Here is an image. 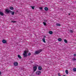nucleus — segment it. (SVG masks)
Segmentation results:
<instances>
[{
  "instance_id": "1",
  "label": "nucleus",
  "mask_w": 76,
  "mask_h": 76,
  "mask_svg": "<svg viewBox=\"0 0 76 76\" xmlns=\"http://www.w3.org/2000/svg\"><path fill=\"white\" fill-rule=\"evenodd\" d=\"M5 12L7 13H10L12 14V15H14V14H15V12H13L12 11H10V10H9L8 9H6L5 10Z\"/></svg>"
},
{
  "instance_id": "2",
  "label": "nucleus",
  "mask_w": 76,
  "mask_h": 76,
  "mask_svg": "<svg viewBox=\"0 0 76 76\" xmlns=\"http://www.w3.org/2000/svg\"><path fill=\"white\" fill-rule=\"evenodd\" d=\"M24 53L23 54V56L24 57H27V52H26V50L24 51Z\"/></svg>"
},
{
  "instance_id": "3",
  "label": "nucleus",
  "mask_w": 76,
  "mask_h": 76,
  "mask_svg": "<svg viewBox=\"0 0 76 76\" xmlns=\"http://www.w3.org/2000/svg\"><path fill=\"white\" fill-rule=\"evenodd\" d=\"M41 71H38L36 72V75H41Z\"/></svg>"
},
{
  "instance_id": "4",
  "label": "nucleus",
  "mask_w": 76,
  "mask_h": 76,
  "mask_svg": "<svg viewBox=\"0 0 76 76\" xmlns=\"http://www.w3.org/2000/svg\"><path fill=\"white\" fill-rule=\"evenodd\" d=\"M42 51V50H40L38 51H37L35 52V53L36 54H39L40 53H41Z\"/></svg>"
},
{
  "instance_id": "5",
  "label": "nucleus",
  "mask_w": 76,
  "mask_h": 76,
  "mask_svg": "<svg viewBox=\"0 0 76 76\" xmlns=\"http://www.w3.org/2000/svg\"><path fill=\"white\" fill-rule=\"evenodd\" d=\"M37 66H35L33 67V69L34 72H35V71L37 70Z\"/></svg>"
},
{
  "instance_id": "6",
  "label": "nucleus",
  "mask_w": 76,
  "mask_h": 76,
  "mask_svg": "<svg viewBox=\"0 0 76 76\" xmlns=\"http://www.w3.org/2000/svg\"><path fill=\"white\" fill-rule=\"evenodd\" d=\"M14 65L15 66H18V63L16 62H15L14 63Z\"/></svg>"
},
{
  "instance_id": "7",
  "label": "nucleus",
  "mask_w": 76,
  "mask_h": 76,
  "mask_svg": "<svg viewBox=\"0 0 76 76\" xmlns=\"http://www.w3.org/2000/svg\"><path fill=\"white\" fill-rule=\"evenodd\" d=\"M38 69L39 70H41L42 69V67L41 66H39L38 67Z\"/></svg>"
},
{
  "instance_id": "8",
  "label": "nucleus",
  "mask_w": 76,
  "mask_h": 76,
  "mask_svg": "<svg viewBox=\"0 0 76 76\" xmlns=\"http://www.w3.org/2000/svg\"><path fill=\"white\" fill-rule=\"evenodd\" d=\"M2 42L4 44H5V43H6V42H6V40H4V39H3L2 40Z\"/></svg>"
},
{
  "instance_id": "9",
  "label": "nucleus",
  "mask_w": 76,
  "mask_h": 76,
  "mask_svg": "<svg viewBox=\"0 0 76 76\" xmlns=\"http://www.w3.org/2000/svg\"><path fill=\"white\" fill-rule=\"evenodd\" d=\"M0 16H4V13L1 12H0Z\"/></svg>"
},
{
  "instance_id": "10",
  "label": "nucleus",
  "mask_w": 76,
  "mask_h": 76,
  "mask_svg": "<svg viewBox=\"0 0 76 76\" xmlns=\"http://www.w3.org/2000/svg\"><path fill=\"white\" fill-rule=\"evenodd\" d=\"M53 32L52 31H50L49 32V34H50V35H51V34H53Z\"/></svg>"
},
{
  "instance_id": "11",
  "label": "nucleus",
  "mask_w": 76,
  "mask_h": 76,
  "mask_svg": "<svg viewBox=\"0 0 76 76\" xmlns=\"http://www.w3.org/2000/svg\"><path fill=\"white\" fill-rule=\"evenodd\" d=\"M44 10L46 11H47V10H48V8H47V7H45L44 8Z\"/></svg>"
},
{
  "instance_id": "12",
  "label": "nucleus",
  "mask_w": 76,
  "mask_h": 76,
  "mask_svg": "<svg viewBox=\"0 0 76 76\" xmlns=\"http://www.w3.org/2000/svg\"><path fill=\"white\" fill-rule=\"evenodd\" d=\"M58 41H59V42H60L61 41V40H62V39H61V38H59L58 39Z\"/></svg>"
},
{
  "instance_id": "13",
  "label": "nucleus",
  "mask_w": 76,
  "mask_h": 76,
  "mask_svg": "<svg viewBox=\"0 0 76 76\" xmlns=\"http://www.w3.org/2000/svg\"><path fill=\"white\" fill-rule=\"evenodd\" d=\"M18 57L19 58H20V59H21L22 58L21 57V56H20V55H18Z\"/></svg>"
},
{
  "instance_id": "14",
  "label": "nucleus",
  "mask_w": 76,
  "mask_h": 76,
  "mask_svg": "<svg viewBox=\"0 0 76 76\" xmlns=\"http://www.w3.org/2000/svg\"><path fill=\"white\" fill-rule=\"evenodd\" d=\"M10 10H13V9H14V8L12 7H10Z\"/></svg>"
},
{
  "instance_id": "15",
  "label": "nucleus",
  "mask_w": 76,
  "mask_h": 76,
  "mask_svg": "<svg viewBox=\"0 0 76 76\" xmlns=\"http://www.w3.org/2000/svg\"><path fill=\"white\" fill-rule=\"evenodd\" d=\"M73 70L74 72H76V68H74L73 69Z\"/></svg>"
},
{
  "instance_id": "16",
  "label": "nucleus",
  "mask_w": 76,
  "mask_h": 76,
  "mask_svg": "<svg viewBox=\"0 0 76 76\" xmlns=\"http://www.w3.org/2000/svg\"><path fill=\"white\" fill-rule=\"evenodd\" d=\"M42 41L43 42H44L45 43V39L44 38L43 39H42Z\"/></svg>"
},
{
  "instance_id": "17",
  "label": "nucleus",
  "mask_w": 76,
  "mask_h": 76,
  "mask_svg": "<svg viewBox=\"0 0 76 76\" xmlns=\"http://www.w3.org/2000/svg\"><path fill=\"white\" fill-rule=\"evenodd\" d=\"M64 42L65 43H67V41L66 40V39H64Z\"/></svg>"
},
{
  "instance_id": "18",
  "label": "nucleus",
  "mask_w": 76,
  "mask_h": 76,
  "mask_svg": "<svg viewBox=\"0 0 76 76\" xmlns=\"http://www.w3.org/2000/svg\"><path fill=\"white\" fill-rule=\"evenodd\" d=\"M65 72H66V74H67V75L68 74V71H67V70H66L65 71Z\"/></svg>"
},
{
  "instance_id": "19",
  "label": "nucleus",
  "mask_w": 76,
  "mask_h": 76,
  "mask_svg": "<svg viewBox=\"0 0 76 76\" xmlns=\"http://www.w3.org/2000/svg\"><path fill=\"white\" fill-rule=\"evenodd\" d=\"M43 23L44 25H47V24H46L45 22H43Z\"/></svg>"
},
{
  "instance_id": "20",
  "label": "nucleus",
  "mask_w": 76,
  "mask_h": 76,
  "mask_svg": "<svg viewBox=\"0 0 76 76\" xmlns=\"http://www.w3.org/2000/svg\"><path fill=\"white\" fill-rule=\"evenodd\" d=\"M57 26H61V25H60V24L58 23Z\"/></svg>"
},
{
  "instance_id": "21",
  "label": "nucleus",
  "mask_w": 76,
  "mask_h": 76,
  "mask_svg": "<svg viewBox=\"0 0 76 76\" xmlns=\"http://www.w3.org/2000/svg\"><path fill=\"white\" fill-rule=\"evenodd\" d=\"M72 60H73V61H75V60H76V58H74L72 59Z\"/></svg>"
},
{
  "instance_id": "22",
  "label": "nucleus",
  "mask_w": 76,
  "mask_h": 76,
  "mask_svg": "<svg viewBox=\"0 0 76 76\" xmlns=\"http://www.w3.org/2000/svg\"><path fill=\"white\" fill-rule=\"evenodd\" d=\"M70 32H71V33H73V31L71 30L70 31Z\"/></svg>"
},
{
  "instance_id": "23",
  "label": "nucleus",
  "mask_w": 76,
  "mask_h": 76,
  "mask_svg": "<svg viewBox=\"0 0 76 76\" xmlns=\"http://www.w3.org/2000/svg\"><path fill=\"white\" fill-rule=\"evenodd\" d=\"M47 20H44V22H45V23H46V22H47Z\"/></svg>"
},
{
  "instance_id": "24",
  "label": "nucleus",
  "mask_w": 76,
  "mask_h": 76,
  "mask_svg": "<svg viewBox=\"0 0 76 76\" xmlns=\"http://www.w3.org/2000/svg\"><path fill=\"white\" fill-rule=\"evenodd\" d=\"M31 53H28V56H31Z\"/></svg>"
},
{
  "instance_id": "25",
  "label": "nucleus",
  "mask_w": 76,
  "mask_h": 76,
  "mask_svg": "<svg viewBox=\"0 0 76 76\" xmlns=\"http://www.w3.org/2000/svg\"><path fill=\"white\" fill-rule=\"evenodd\" d=\"M31 7L32 8V9L34 10V7Z\"/></svg>"
},
{
  "instance_id": "26",
  "label": "nucleus",
  "mask_w": 76,
  "mask_h": 76,
  "mask_svg": "<svg viewBox=\"0 0 76 76\" xmlns=\"http://www.w3.org/2000/svg\"><path fill=\"white\" fill-rule=\"evenodd\" d=\"M12 22H13V23H15V22H16L15 21H12Z\"/></svg>"
},
{
  "instance_id": "27",
  "label": "nucleus",
  "mask_w": 76,
  "mask_h": 76,
  "mask_svg": "<svg viewBox=\"0 0 76 76\" xmlns=\"http://www.w3.org/2000/svg\"><path fill=\"white\" fill-rule=\"evenodd\" d=\"M39 9H40V10H42V7H40L39 8Z\"/></svg>"
},
{
  "instance_id": "28",
  "label": "nucleus",
  "mask_w": 76,
  "mask_h": 76,
  "mask_svg": "<svg viewBox=\"0 0 76 76\" xmlns=\"http://www.w3.org/2000/svg\"><path fill=\"white\" fill-rule=\"evenodd\" d=\"M74 56L75 57L76 56V54H74Z\"/></svg>"
},
{
  "instance_id": "29",
  "label": "nucleus",
  "mask_w": 76,
  "mask_h": 76,
  "mask_svg": "<svg viewBox=\"0 0 76 76\" xmlns=\"http://www.w3.org/2000/svg\"><path fill=\"white\" fill-rule=\"evenodd\" d=\"M46 37V36H44V38H45Z\"/></svg>"
},
{
  "instance_id": "30",
  "label": "nucleus",
  "mask_w": 76,
  "mask_h": 76,
  "mask_svg": "<svg viewBox=\"0 0 76 76\" xmlns=\"http://www.w3.org/2000/svg\"><path fill=\"white\" fill-rule=\"evenodd\" d=\"M1 74V73L0 72V75Z\"/></svg>"
},
{
  "instance_id": "31",
  "label": "nucleus",
  "mask_w": 76,
  "mask_h": 76,
  "mask_svg": "<svg viewBox=\"0 0 76 76\" xmlns=\"http://www.w3.org/2000/svg\"><path fill=\"white\" fill-rule=\"evenodd\" d=\"M58 75H59L60 73H58Z\"/></svg>"
},
{
  "instance_id": "32",
  "label": "nucleus",
  "mask_w": 76,
  "mask_h": 76,
  "mask_svg": "<svg viewBox=\"0 0 76 76\" xmlns=\"http://www.w3.org/2000/svg\"><path fill=\"white\" fill-rule=\"evenodd\" d=\"M16 12H18V11L17 10V11H16Z\"/></svg>"
},
{
  "instance_id": "33",
  "label": "nucleus",
  "mask_w": 76,
  "mask_h": 76,
  "mask_svg": "<svg viewBox=\"0 0 76 76\" xmlns=\"http://www.w3.org/2000/svg\"><path fill=\"white\" fill-rule=\"evenodd\" d=\"M70 14H69V15H70Z\"/></svg>"
},
{
  "instance_id": "34",
  "label": "nucleus",
  "mask_w": 76,
  "mask_h": 76,
  "mask_svg": "<svg viewBox=\"0 0 76 76\" xmlns=\"http://www.w3.org/2000/svg\"><path fill=\"white\" fill-rule=\"evenodd\" d=\"M56 25H57V23L56 24Z\"/></svg>"
},
{
  "instance_id": "35",
  "label": "nucleus",
  "mask_w": 76,
  "mask_h": 76,
  "mask_svg": "<svg viewBox=\"0 0 76 76\" xmlns=\"http://www.w3.org/2000/svg\"><path fill=\"white\" fill-rule=\"evenodd\" d=\"M58 76H61V75H59Z\"/></svg>"
}]
</instances>
